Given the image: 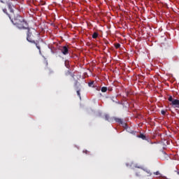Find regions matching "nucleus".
<instances>
[{"label":"nucleus","instance_id":"nucleus-1","mask_svg":"<svg viewBox=\"0 0 179 179\" xmlns=\"http://www.w3.org/2000/svg\"><path fill=\"white\" fill-rule=\"evenodd\" d=\"M27 40L29 43L35 44L36 48L38 49L39 52H41V47L40 46L41 38H40V34H38L36 29H30V28L27 29Z\"/></svg>","mask_w":179,"mask_h":179},{"label":"nucleus","instance_id":"nucleus-2","mask_svg":"<svg viewBox=\"0 0 179 179\" xmlns=\"http://www.w3.org/2000/svg\"><path fill=\"white\" fill-rule=\"evenodd\" d=\"M8 17L13 24H18L19 27H20V24H19V23H20V22H23V20H24L22 16H20V15L15 13L8 15Z\"/></svg>","mask_w":179,"mask_h":179},{"label":"nucleus","instance_id":"nucleus-3","mask_svg":"<svg viewBox=\"0 0 179 179\" xmlns=\"http://www.w3.org/2000/svg\"><path fill=\"white\" fill-rule=\"evenodd\" d=\"M20 24V27H19ZM16 27H17V29H20V30H23V29H29V24H27V22H26V20H22V21H20L19 24H15Z\"/></svg>","mask_w":179,"mask_h":179},{"label":"nucleus","instance_id":"nucleus-4","mask_svg":"<svg viewBox=\"0 0 179 179\" xmlns=\"http://www.w3.org/2000/svg\"><path fill=\"white\" fill-rule=\"evenodd\" d=\"M60 51L64 55H68L69 54V50L68 49V46L62 47V48H60Z\"/></svg>","mask_w":179,"mask_h":179},{"label":"nucleus","instance_id":"nucleus-5","mask_svg":"<svg viewBox=\"0 0 179 179\" xmlns=\"http://www.w3.org/2000/svg\"><path fill=\"white\" fill-rule=\"evenodd\" d=\"M171 106L174 108H179V100L174 99L173 102L171 103Z\"/></svg>","mask_w":179,"mask_h":179},{"label":"nucleus","instance_id":"nucleus-6","mask_svg":"<svg viewBox=\"0 0 179 179\" xmlns=\"http://www.w3.org/2000/svg\"><path fill=\"white\" fill-rule=\"evenodd\" d=\"M6 3H7L8 9L10 10V12L11 13V15H13V13H13V9H12V3H9V0Z\"/></svg>","mask_w":179,"mask_h":179},{"label":"nucleus","instance_id":"nucleus-7","mask_svg":"<svg viewBox=\"0 0 179 179\" xmlns=\"http://www.w3.org/2000/svg\"><path fill=\"white\" fill-rule=\"evenodd\" d=\"M94 81H91V82L88 83V86L90 87H94Z\"/></svg>","mask_w":179,"mask_h":179},{"label":"nucleus","instance_id":"nucleus-8","mask_svg":"<svg viewBox=\"0 0 179 179\" xmlns=\"http://www.w3.org/2000/svg\"><path fill=\"white\" fill-rule=\"evenodd\" d=\"M115 121L116 122H118L119 124H122V120L120 119V118H117V117H115Z\"/></svg>","mask_w":179,"mask_h":179},{"label":"nucleus","instance_id":"nucleus-9","mask_svg":"<svg viewBox=\"0 0 179 179\" xmlns=\"http://www.w3.org/2000/svg\"><path fill=\"white\" fill-rule=\"evenodd\" d=\"M138 138H141L143 139V141H145V139H146V136L143 135V134H141L138 136Z\"/></svg>","mask_w":179,"mask_h":179},{"label":"nucleus","instance_id":"nucleus-10","mask_svg":"<svg viewBox=\"0 0 179 179\" xmlns=\"http://www.w3.org/2000/svg\"><path fill=\"white\" fill-rule=\"evenodd\" d=\"M97 37H99V33L94 32V34H92V38H97Z\"/></svg>","mask_w":179,"mask_h":179},{"label":"nucleus","instance_id":"nucleus-11","mask_svg":"<svg viewBox=\"0 0 179 179\" xmlns=\"http://www.w3.org/2000/svg\"><path fill=\"white\" fill-rule=\"evenodd\" d=\"M101 91L102 93H106V92H107V87H102Z\"/></svg>","mask_w":179,"mask_h":179},{"label":"nucleus","instance_id":"nucleus-12","mask_svg":"<svg viewBox=\"0 0 179 179\" xmlns=\"http://www.w3.org/2000/svg\"><path fill=\"white\" fill-rule=\"evenodd\" d=\"M66 68H69V61L66 60L64 62Z\"/></svg>","mask_w":179,"mask_h":179},{"label":"nucleus","instance_id":"nucleus-13","mask_svg":"<svg viewBox=\"0 0 179 179\" xmlns=\"http://www.w3.org/2000/svg\"><path fill=\"white\" fill-rule=\"evenodd\" d=\"M105 120L106 121H110V115H105Z\"/></svg>","mask_w":179,"mask_h":179},{"label":"nucleus","instance_id":"nucleus-14","mask_svg":"<svg viewBox=\"0 0 179 179\" xmlns=\"http://www.w3.org/2000/svg\"><path fill=\"white\" fill-rule=\"evenodd\" d=\"M115 47L116 49H118V48H120V47H121V44H120V43H115Z\"/></svg>","mask_w":179,"mask_h":179},{"label":"nucleus","instance_id":"nucleus-15","mask_svg":"<svg viewBox=\"0 0 179 179\" xmlns=\"http://www.w3.org/2000/svg\"><path fill=\"white\" fill-rule=\"evenodd\" d=\"M169 101H171V103H173V101H174V99H173V96H170L168 99Z\"/></svg>","mask_w":179,"mask_h":179},{"label":"nucleus","instance_id":"nucleus-16","mask_svg":"<svg viewBox=\"0 0 179 179\" xmlns=\"http://www.w3.org/2000/svg\"><path fill=\"white\" fill-rule=\"evenodd\" d=\"M9 0H0V2H1V3H6Z\"/></svg>","mask_w":179,"mask_h":179},{"label":"nucleus","instance_id":"nucleus-17","mask_svg":"<svg viewBox=\"0 0 179 179\" xmlns=\"http://www.w3.org/2000/svg\"><path fill=\"white\" fill-rule=\"evenodd\" d=\"M161 114H162V115H166V110H161Z\"/></svg>","mask_w":179,"mask_h":179},{"label":"nucleus","instance_id":"nucleus-18","mask_svg":"<svg viewBox=\"0 0 179 179\" xmlns=\"http://www.w3.org/2000/svg\"><path fill=\"white\" fill-rule=\"evenodd\" d=\"M3 12L4 13H6V14L8 15V16H9V14H8V13H7L6 8L3 9Z\"/></svg>","mask_w":179,"mask_h":179},{"label":"nucleus","instance_id":"nucleus-19","mask_svg":"<svg viewBox=\"0 0 179 179\" xmlns=\"http://www.w3.org/2000/svg\"><path fill=\"white\" fill-rule=\"evenodd\" d=\"M77 94L80 97V90H77Z\"/></svg>","mask_w":179,"mask_h":179},{"label":"nucleus","instance_id":"nucleus-20","mask_svg":"<svg viewBox=\"0 0 179 179\" xmlns=\"http://www.w3.org/2000/svg\"><path fill=\"white\" fill-rule=\"evenodd\" d=\"M156 176H159L160 173L159 171L155 172Z\"/></svg>","mask_w":179,"mask_h":179},{"label":"nucleus","instance_id":"nucleus-21","mask_svg":"<svg viewBox=\"0 0 179 179\" xmlns=\"http://www.w3.org/2000/svg\"><path fill=\"white\" fill-rule=\"evenodd\" d=\"M136 176H139V173H136Z\"/></svg>","mask_w":179,"mask_h":179}]
</instances>
